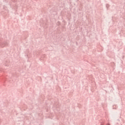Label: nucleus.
Returning <instances> with one entry per match:
<instances>
[{"label":"nucleus","instance_id":"f257e3e1","mask_svg":"<svg viewBox=\"0 0 125 125\" xmlns=\"http://www.w3.org/2000/svg\"><path fill=\"white\" fill-rule=\"evenodd\" d=\"M8 45V41H5V40L0 38V47H4Z\"/></svg>","mask_w":125,"mask_h":125},{"label":"nucleus","instance_id":"f03ea898","mask_svg":"<svg viewBox=\"0 0 125 125\" xmlns=\"http://www.w3.org/2000/svg\"><path fill=\"white\" fill-rule=\"evenodd\" d=\"M115 106H116L115 105L113 106V109H117V108H115Z\"/></svg>","mask_w":125,"mask_h":125},{"label":"nucleus","instance_id":"7ed1b4c3","mask_svg":"<svg viewBox=\"0 0 125 125\" xmlns=\"http://www.w3.org/2000/svg\"><path fill=\"white\" fill-rule=\"evenodd\" d=\"M60 21H58V25H60Z\"/></svg>","mask_w":125,"mask_h":125}]
</instances>
